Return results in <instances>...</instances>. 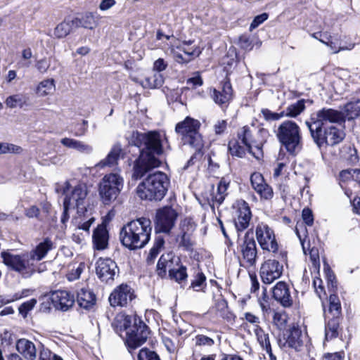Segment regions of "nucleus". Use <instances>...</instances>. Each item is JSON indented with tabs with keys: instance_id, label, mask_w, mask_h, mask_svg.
<instances>
[{
	"instance_id": "obj_4",
	"label": "nucleus",
	"mask_w": 360,
	"mask_h": 360,
	"mask_svg": "<svg viewBox=\"0 0 360 360\" xmlns=\"http://www.w3.org/2000/svg\"><path fill=\"white\" fill-rule=\"evenodd\" d=\"M276 137L287 152L296 155L303 147L300 127L294 121L286 120L278 127Z\"/></svg>"
},
{
	"instance_id": "obj_52",
	"label": "nucleus",
	"mask_w": 360,
	"mask_h": 360,
	"mask_svg": "<svg viewBox=\"0 0 360 360\" xmlns=\"http://www.w3.org/2000/svg\"><path fill=\"white\" fill-rule=\"evenodd\" d=\"M238 44L241 49L246 51H250L252 49L254 45L252 40L250 37L246 34L241 35L238 39Z\"/></svg>"
},
{
	"instance_id": "obj_6",
	"label": "nucleus",
	"mask_w": 360,
	"mask_h": 360,
	"mask_svg": "<svg viewBox=\"0 0 360 360\" xmlns=\"http://www.w3.org/2000/svg\"><path fill=\"white\" fill-rule=\"evenodd\" d=\"M200 127V122L198 120L187 117L175 127V131L181 136L184 144L193 148L196 152H200L204 146L202 135L199 133Z\"/></svg>"
},
{
	"instance_id": "obj_62",
	"label": "nucleus",
	"mask_w": 360,
	"mask_h": 360,
	"mask_svg": "<svg viewBox=\"0 0 360 360\" xmlns=\"http://www.w3.org/2000/svg\"><path fill=\"white\" fill-rule=\"evenodd\" d=\"M50 66V62L46 58H42L36 63V68L41 73H45Z\"/></svg>"
},
{
	"instance_id": "obj_45",
	"label": "nucleus",
	"mask_w": 360,
	"mask_h": 360,
	"mask_svg": "<svg viewBox=\"0 0 360 360\" xmlns=\"http://www.w3.org/2000/svg\"><path fill=\"white\" fill-rule=\"evenodd\" d=\"M305 108L303 100L297 101L287 107L284 115L290 117H295L299 115Z\"/></svg>"
},
{
	"instance_id": "obj_63",
	"label": "nucleus",
	"mask_w": 360,
	"mask_h": 360,
	"mask_svg": "<svg viewBox=\"0 0 360 360\" xmlns=\"http://www.w3.org/2000/svg\"><path fill=\"white\" fill-rule=\"evenodd\" d=\"M167 63L163 58H158L153 63V70L157 71V73L165 70L167 68Z\"/></svg>"
},
{
	"instance_id": "obj_14",
	"label": "nucleus",
	"mask_w": 360,
	"mask_h": 360,
	"mask_svg": "<svg viewBox=\"0 0 360 360\" xmlns=\"http://www.w3.org/2000/svg\"><path fill=\"white\" fill-rule=\"evenodd\" d=\"M302 331L295 326L283 330L278 336L277 342L281 349L287 347L297 349L302 344Z\"/></svg>"
},
{
	"instance_id": "obj_60",
	"label": "nucleus",
	"mask_w": 360,
	"mask_h": 360,
	"mask_svg": "<svg viewBox=\"0 0 360 360\" xmlns=\"http://www.w3.org/2000/svg\"><path fill=\"white\" fill-rule=\"evenodd\" d=\"M262 113L265 119L268 120H278L284 116V112L276 113L273 112L268 109L263 110Z\"/></svg>"
},
{
	"instance_id": "obj_29",
	"label": "nucleus",
	"mask_w": 360,
	"mask_h": 360,
	"mask_svg": "<svg viewBox=\"0 0 360 360\" xmlns=\"http://www.w3.org/2000/svg\"><path fill=\"white\" fill-rule=\"evenodd\" d=\"M77 301L80 307L91 309L96 302V295L89 288H81L77 292Z\"/></svg>"
},
{
	"instance_id": "obj_13",
	"label": "nucleus",
	"mask_w": 360,
	"mask_h": 360,
	"mask_svg": "<svg viewBox=\"0 0 360 360\" xmlns=\"http://www.w3.org/2000/svg\"><path fill=\"white\" fill-rule=\"evenodd\" d=\"M178 214L171 207H164L158 210L155 219L157 232L169 233L174 226Z\"/></svg>"
},
{
	"instance_id": "obj_30",
	"label": "nucleus",
	"mask_w": 360,
	"mask_h": 360,
	"mask_svg": "<svg viewBox=\"0 0 360 360\" xmlns=\"http://www.w3.org/2000/svg\"><path fill=\"white\" fill-rule=\"evenodd\" d=\"M60 143L68 148L75 150L82 153L89 154L93 151V148L90 145L71 138L65 137L61 139Z\"/></svg>"
},
{
	"instance_id": "obj_33",
	"label": "nucleus",
	"mask_w": 360,
	"mask_h": 360,
	"mask_svg": "<svg viewBox=\"0 0 360 360\" xmlns=\"http://www.w3.org/2000/svg\"><path fill=\"white\" fill-rule=\"evenodd\" d=\"M122 152V148L120 144L114 145L105 158L101 160L97 167L100 168H104L105 167H112L117 164L120 153Z\"/></svg>"
},
{
	"instance_id": "obj_21",
	"label": "nucleus",
	"mask_w": 360,
	"mask_h": 360,
	"mask_svg": "<svg viewBox=\"0 0 360 360\" xmlns=\"http://www.w3.org/2000/svg\"><path fill=\"white\" fill-rule=\"evenodd\" d=\"M251 217L252 213L248 204L245 201L239 203L234 217V224L238 232L243 231L248 227Z\"/></svg>"
},
{
	"instance_id": "obj_2",
	"label": "nucleus",
	"mask_w": 360,
	"mask_h": 360,
	"mask_svg": "<svg viewBox=\"0 0 360 360\" xmlns=\"http://www.w3.org/2000/svg\"><path fill=\"white\" fill-rule=\"evenodd\" d=\"M152 232L151 221L141 217L125 224L120 230V240L130 250L143 248L149 242Z\"/></svg>"
},
{
	"instance_id": "obj_9",
	"label": "nucleus",
	"mask_w": 360,
	"mask_h": 360,
	"mask_svg": "<svg viewBox=\"0 0 360 360\" xmlns=\"http://www.w3.org/2000/svg\"><path fill=\"white\" fill-rule=\"evenodd\" d=\"M343 122H345V115L342 111L323 108L311 114L309 120H307L305 124L311 131L321 129V127H326L328 123L342 124Z\"/></svg>"
},
{
	"instance_id": "obj_31",
	"label": "nucleus",
	"mask_w": 360,
	"mask_h": 360,
	"mask_svg": "<svg viewBox=\"0 0 360 360\" xmlns=\"http://www.w3.org/2000/svg\"><path fill=\"white\" fill-rule=\"evenodd\" d=\"M5 104L9 108H25L30 105V98L26 94L20 93L9 96L5 101Z\"/></svg>"
},
{
	"instance_id": "obj_10",
	"label": "nucleus",
	"mask_w": 360,
	"mask_h": 360,
	"mask_svg": "<svg viewBox=\"0 0 360 360\" xmlns=\"http://www.w3.org/2000/svg\"><path fill=\"white\" fill-rule=\"evenodd\" d=\"M310 134L314 142L320 149L328 146H335L345 138L343 131L334 126L321 127V129L316 131L311 130Z\"/></svg>"
},
{
	"instance_id": "obj_58",
	"label": "nucleus",
	"mask_w": 360,
	"mask_h": 360,
	"mask_svg": "<svg viewBox=\"0 0 360 360\" xmlns=\"http://www.w3.org/2000/svg\"><path fill=\"white\" fill-rule=\"evenodd\" d=\"M273 321L279 328H281L286 323V316L278 312H274Z\"/></svg>"
},
{
	"instance_id": "obj_17",
	"label": "nucleus",
	"mask_w": 360,
	"mask_h": 360,
	"mask_svg": "<svg viewBox=\"0 0 360 360\" xmlns=\"http://www.w3.org/2000/svg\"><path fill=\"white\" fill-rule=\"evenodd\" d=\"M96 272L98 277L103 281L108 283L114 280L115 276L118 273V268L115 262L110 258H100L96 264Z\"/></svg>"
},
{
	"instance_id": "obj_55",
	"label": "nucleus",
	"mask_w": 360,
	"mask_h": 360,
	"mask_svg": "<svg viewBox=\"0 0 360 360\" xmlns=\"http://www.w3.org/2000/svg\"><path fill=\"white\" fill-rule=\"evenodd\" d=\"M311 37L319 40L321 43L325 44L326 45L329 44L330 41L331 40V36L328 33V32H317L311 34Z\"/></svg>"
},
{
	"instance_id": "obj_8",
	"label": "nucleus",
	"mask_w": 360,
	"mask_h": 360,
	"mask_svg": "<svg viewBox=\"0 0 360 360\" xmlns=\"http://www.w3.org/2000/svg\"><path fill=\"white\" fill-rule=\"evenodd\" d=\"M3 262L12 270L18 272L24 278H29L37 270L28 252L21 255H12L2 252Z\"/></svg>"
},
{
	"instance_id": "obj_25",
	"label": "nucleus",
	"mask_w": 360,
	"mask_h": 360,
	"mask_svg": "<svg viewBox=\"0 0 360 360\" xmlns=\"http://www.w3.org/2000/svg\"><path fill=\"white\" fill-rule=\"evenodd\" d=\"M92 238L94 248L96 250H102L108 247L109 235L104 223L98 225L94 229Z\"/></svg>"
},
{
	"instance_id": "obj_35",
	"label": "nucleus",
	"mask_w": 360,
	"mask_h": 360,
	"mask_svg": "<svg viewBox=\"0 0 360 360\" xmlns=\"http://www.w3.org/2000/svg\"><path fill=\"white\" fill-rule=\"evenodd\" d=\"M178 49L182 51L184 54L175 50H172V53L174 60L180 64H186L189 63L193 59V56L194 55L197 54L198 56L200 53V51L197 52L196 49H186L184 47H178Z\"/></svg>"
},
{
	"instance_id": "obj_18",
	"label": "nucleus",
	"mask_w": 360,
	"mask_h": 360,
	"mask_svg": "<svg viewBox=\"0 0 360 360\" xmlns=\"http://www.w3.org/2000/svg\"><path fill=\"white\" fill-rule=\"evenodd\" d=\"M134 298V293L130 286L121 284L117 286L110 295L108 300L112 307H124L129 301Z\"/></svg>"
},
{
	"instance_id": "obj_37",
	"label": "nucleus",
	"mask_w": 360,
	"mask_h": 360,
	"mask_svg": "<svg viewBox=\"0 0 360 360\" xmlns=\"http://www.w3.org/2000/svg\"><path fill=\"white\" fill-rule=\"evenodd\" d=\"M341 304L339 298L335 295H330L329 297V308L324 311V317L340 318Z\"/></svg>"
},
{
	"instance_id": "obj_53",
	"label": "nucleus",
	"mask_w": 360,
	"mask_h": 360,
	"mask_svg": "<svg viewBox=\"0 0 360 360\" xmlns=\"http://www.w3.org/2000/svg\"><path fill=\"white\" fill-rule=\"evenodd\" d=\"M206 277L202 272H198L192 281L191 288H193L195 291H199L203 283H205Z\"/></svg>"
},
{
	"instance_id": "obj_50",
	"label": "nucleus",
	"mask_w": 360,
	"mask_h": 360,
	"mask_svg": "<svg viewBox=\"0 0 360 360\" xmlns=\"http://www.w3.org/2000/svg\"><path fill=\"white\" fill-rule=\"evenodd\" d=\"M264 200H270L273 198L274 192L272 188L267 184H263L262 186L255 191Z\"/></svg>"
},
{
	"instance_id": "obj_57",
	"label": "nucleus",
	"mask_w": 360,
	"mask_h": 360,
	"mask_svg": "<svg viewBox=\"0 0 360 360\" xmlns=\"http://www.w3.org/2000/svg\"><path fill=\"white\" fill-rule=\"evenodd\" d=\"M39 360H51L52 352L49 349L45 347L43 344L40 343L39 346Z\"/></svg>"
},
{
	"instance_id": "obj_12",
	"label": "nucleus",
	"mask_w": 360,
	"mask_h": 360,
	"mask_svg": "<svg viewBox=\"0 0 360 360\" xmlns=\"http://www.w3.org/2000/svg\"><path fill=\"white\" fill-rule=\"evenodd\" d=\"M256 238L262 250L274 253L277 252L278 245L274 232L267 224L261 223L257 225Z\"/></svg>"
},
{
	"instance_id": "obj_46",
	"label": "nucleus",
	"mask_w": 360,
	"mask_h": 360,
	"mask_svg": "<svg viewBox=\"0 0 360 360\" xmlns=\"http://www.w3.org/2000/svg\"><path fill=\"white\" fill-rule=\"evenodd\" d=\"M172 258V252L162 255L157 264V271L159 276L163 277L166 275L167 265H168L169 259Z\"/></svg>"
},
{
	"instance_id": "obj_38",
	"label": "nucleus",
	"mask_w": 360,
	"mask_h": 360,
	"mask_svg": "<svg viewBox=\"0 0 360 360\" xmlns=\"http://www.w3.org/2000/svg\"><path fill=\"white\" fill-rule=\"evenodd\" d=\"M229 186V181H227L224 178H222L218 185L217 193H214L212 200L217 205H221L227 196V189Z\"/></svg>"
},
{
	"instance_id": "obj_16",
	"label": "nucleus",
	"mask_w": 360,
	"mask_h": 360,
	"mask_svg": "<svg viewBox=\"0 0 360 360\" xmlns=\"http://www.w3.org/2000/svg\"><path fill=\"white\" fill-rule=\"evenodd\" d=\"M240 248L243 258L248 266H252L255 265L257 258V249L252 231L246 232L242 243L240 244Z\"/></svg>"
},
{
	"instance_id": "obj_34",
	"label": "nucleus",
	"mask_w": 360,
	"mask_h": 360,
	"mask_svg": "<svg viewBox=\"0 0 360 360\" xmlns=\"http://www.w3.org/2000/svg\"><path fill=\"white\" fill-rule=\"evenodd\" d=\"M325 339L330 340L336 338L338 335L340 318H326L325 317Z\"/></svg>"
},
{
	"instance_id": "obj_48",
	"label": "nucleus",
	"mask_w": 360,
	"mask_h": 360,
	"mask_svg": "<svg viewBox=\"0 0 360 360\" xmlns=\"http://www.w3.org/2000/svg\"><path fill=\"white\" fill-rule=\"evenodd\" d=\"M37 302V301L34 298L23 302L18 308L20 314H21L23 318H26L29 311L33 309Z\"/></svg>"
},
{
	"instance_id": "obj_1",
	"label": "nucleus",
	"mask_w": 360,
	"mask_h": 360,
	"mask_svg": "<svg viewBox=\"0 0 360 360\" xmlns=\"http://www.w3.org/2000/svg\"><path fill=\"white\" fill-rule=\"evenodd\" d=\"M163 137L158 131L147 132L133 131L129 143L137 147L139 155L134 161L132 178L140 179L147 173L160 166V156L163 154Z\"/></svg>"
},
{
	"instance_id": "obj_24",
	"label": "nucleus",
	"mask_w": 360,
	"mask_h": 360,
	"mask_svg": "<svg viewBox=\"0 0 360 360\" xmlns=\"http://www.w3.org/2000/svg\"><path fill=\"white\" fill-rule=\"evenodd\" d=\"M94 221L95 217L86 209L77 210V216L73 219L77 229L84 231L86 236L89 235V229Z\"/></svg>"
},
{
	"instance_id": "obj_20",
	"label": "nucleus",
	"mask_w": 360,
	"mask_h": 360,
	"mask_svg": "<svg viewBox=\"0 0 360 360\" xmlns=\"http://www.w3.org/2000/svg\"><path fill=\"white\" fill-rule=\"evenodd\" d=\"M51 302L54 307L63 311L71 308L75 302L74 295L67 290H56L51 293Z\"/></svg>"
},
{
	"instance_id": "obj_27",
	"label": "nucleus",
	"mask_w": 360,
	"mask_h": 360,
	"mask_svg": "<svg viewBox=\"0 0 360 360\" xmlns=\"http://www.w3.org/2000/svg\"><path fill=\"white\" fill-rule=\"evenodd\" d=\"M98 16L93 13L86 12L80 15L72 18L73 25L75 28L83 27L85 29L93 30L98 25Z\"/></svg>"
},
{
	"instance_id": "obj_5",
	"label": "nucleus",
	"mask_w": 360,
	"mask_h": 360,
	"mask_svg": "<svg viewBox=\"0 0 360 360\" xmlns=\"http://www.w3.org/2000/svg\"><path fill=\"white\" fill-rule=\"evenodd\" d=\"M122 327L126 331L125 343L129 352L146 342L149 335V329L139 318L134 317L132 321L131 317L126 316L123 320Z\"/></svg>"
},
{
	"instance_id": "obj_47",
	"label": "nucleus",
	"mask_w": 360,
	"mask_h": 360,
	"mask_svg": "<svg viewBox=\"0 0 360 360\" xmlns=\"http://www.w3.org/2000/svg\"><path fill=\"white\" fill-rule=\"evenodd\" d=\"M169 276L178 283L186 280L188 276L186 266L179 264L175 269H169Z\"/></svg>"
},
{
	"instance_id": "obj_59",
	"label": "nucleus",
	"mask_w": 360,
	"mask_h": 360,
	"mask_svg": "<svg viewBox=\"0 0 360 360\" xmlns=\"http://www.w3.org/2000/svg\"><path fill=\"white\" fill-rule=\"evenodd\" d=\"M268 18V15L266 13L257 15L250 24V30H252L257 27L260 24L264 22Z\"/></svg>"
},
{
	"instance_id": "obj_23",
	"label": "nucleus",
	"mask_w": 360,
	"mask_h": 360,
	"mask_svg": "<svg viewBox=\"0 0 360 360\" xmlns=\"http://www.w3.org/2000/svg\"><path fill=\"white\" fill-rule=\"evenodd\" d=\"M273 297L284 307H289L292 304V298L285 282H278L274 287Z\"/></svg>"
},
{
	"instance_id": "obj_64",
	"label": "nucleus",
	"mask_w": 360,
	"mask_h": 360,
	"mask_svg": "<svg viewBox=\"0 0 360 360\" xmlns=\"http://www.w3.org/2000/svg\"><path fill=\"white\" fill-rule=\"evenodd\" d=\"M345 354L342 352L326 353L323 358L326 360H343Z\"/></svg>"
},
{
	"instance_id": "obj_44",
	"label": "nucleus",
	"mask_w": 360,
	"mask_h": 360,
	"mask_svg": "<svg viewBox=\"0 0 360 360\" xmlns=\"http://www.w3.org/2000/svg\"><path fill=\"white\" fill-rule=\"evenodd\" d=\"M55 89L54 80L53 79H47L41 82L37 88V92L41 96H45L51 94Z\"/></svg>"
},
{
	"instance_id": "obj_54",
	"label": "nucleus",
	"mask_w": 360,
	"mask_h": 360,
	"mask_svg": "<svg viewBox=\"0 0 360 360\" xmlns=\"http://www.w3.org/2000/svg\"><path fill=\"white\" fill-rule=\"evenodd\" d=\"M214 344L213 339L204 335L195 336V345L199 346H212Z\"/></svg>"
},
{
	"instance_id": "obj_7",
	"label": "nucleus",
	"mask_w": 360,
	"mask_h": 360,
	"mask_svg": "<svg viewBox=\"0 0 360 360\" xmlns=\"http://www.w3.org/2000/svg\"><path fill=\"white\" fill-rule=\"evenodd\" d=\"M124 186L123 178L117 174L105 175L99 184L98 193L101 201L110 205L115 201Z\"/></svg>"
},
{
	"instance_id": "obj_41",
	"label": "nucleus",
	"mask_w": 360,
	"mask_h": 360,
	"mask_svg": "<svg viewBox=\"0 0 360 360\" xmlns=\"http://www.w3.org/2000/svg\"><path fill=\"white\" fill-rule=\"evenodd\" d=\"M164 83V78L160 73H154L151 76L146 77L141 84L144 88L155 89L162 86Z\"/></svg>"
},
{
	"instance_id": "obj_43",
	"label": "nucleus",
	"mask_w": 360,
	"mask_h": 360,
	"mask_svg": "<svg viewBox=\"0 0 360 360\" xmlns=\"http://www.w3.org/2000/svg\"><path fill=\"white\" fill-rule=\"evenodd\" d=\"M241 141L238 140H231L229 143V150L233 156L243 158L245 155L247 148L241 145Z\"/></svg>"
},
{
	"instance_id": "obj_40",
	"label": "nucleus",
	"mask_w": 360,
	"mask_h": 360,
	"mask_svg": "<svg viewBox=\"0 0 360 360\" xmlns=\"http://www.w3.org/2000/svg\"><path fill=\"white\" fill-rule=\"evenodd\" d=\"M164 238L160 236H157L146 259L148 264H151L154 262L155 259L157 257L160 250L164 248Z\"/></svg>"
},
{
	"instance_id": "obj_49",
	"label": "nucleus",
	"mask_w": 360,
	"mask_h": 360,
	"mask_svg": "<svg viewBox=\"0 0 360 360\" xmlns=\"http://www.w3.org/2000/svg\"><path fill=\"white\" fill-rule=\"evenodd\" d=\"M139 360H160L158 354L147 348L141 349L138 354Z\"/></svg>"
},
{
	"instance_id": "obj_22",
	"label": "nucleus",
	"mask_w": 360,
	"mask_h": 360,
	"mask_svg": "<svg viewBox=\"0 0 360 360\" xmlns=\"http://www.w3.org/2000/svg\"><path fill=\"white\" fill-rule=\"evenodd\" d=\"M221 90L213 89L211 95L214 103L221 108L226 107L233 98V89L231 84L228 79L221 83Z\"/></svg>"
},
{
	"instance_id": "obj_26",
	"label": "nucleus",
	"mask_w": 360,
	"mask_h": 360,
	"mask_svg": "<svg viewBox=\"0 0 360 360\" xmlns=\"http://www.w3.org/2000/svg\"><path fill=\"white\" fill-rule=\"evenodd\" d=\"M54 248L53 241L49 238H46L40 242L34 249L28 252L33 262L41 261L47 255V253Z\"/></svg>"
},
{
	"instance_id": "obj_3",
	"label": "nucleus",
	"mask_w": 360,
	"mask_h": 360,
	"mask_svg": "<svg viewBox=\"0 0 360 360\" xmlns=\"http://www.w3.org/2000/svg\"><path fill=\"white\" fill-rule=\"evenodd\" d=\"M170 181L162 172L149 174L136 188V194L141 200L160 201L167 194Z\"/></svg>"
},
{
	"instance_id": "obj_11",
	"label": "nucleus",
	"mask_w": 360,
	"mask_h": 360,
	"mask_svg": "<svg viewBox=\"0 0 360 360\" xmlns=\"http://www.w3.org/2000/svg\"><path fill=\"white\" fill-rule=\"evenodd\" d=\"M70 183L65 181L61 188H56V192H61L63 194H65L66 197L64 200H69L70 205L73 208L77 207V210H82L86 209L84 207V202L87 195V187L84 184H80L74 187L70 195H67V192L70 188Z\"/></svg>"
},
{
	"instance_id": "obj_15",
	"label": "nucleus",
	"mask_w": 360,
	"mask_h": 360,
	"mask_svg": "<svg viewBox=\"0 0 360 360\" xmlns=\"http://www.w3.org/2000/svg\"><path fill=\"white\" fill-rule=\"evenodd\" d=\"M283 271V264L275 259H269L262 264L259 274L264 283L271 284L281 277Z\"/></svg>"
},
{
	"instance_id": "obj_19",
	"label": "nucleus",
	"mask_w": 360,
	"mask_h": 360,
	"mask_svg": "<svg viewBox=\"0 0 360 360\" xmlns=\"http://www.w3.org/2000/svg\"><path fill=\"white\" fill-rule=\"evenodd\" d=\"M251 136L252 133L250 127L248 126L242 127L238 133V139L247 148L248 151L256 159L259 160L263 155L262 144L257 143L255 145V142L251 139Z\"/></svg>"
},
{
	"instance_id": "obj_39",
	"label": "nucleus",
	"mask_w": 360,
	"mask_h": 360,
	"mask_svg": "<svg viewBox=\"0 0 360 360\" xmlns=\"http://www.w3.org/2000/svg\"><path fill=\"white\" fill-rule=\"evenodd\" d=\"M345 120H349L360 116V100L347 103L344 107Z\"/></svg>"
},
{
	"instance_id": "obj_61",
	"label": "nucleus",
	"mask_w": 360,
	"mask_h": 360,
	"mask_svg": "<svg viewBox=\"0 0 360 360\" xmlns=\"http://www.w3.org/2000/svg\"><path fill=\"white\" fill-rule=\"evenodd\" d=\"M302 217L307 225L311 226L313 224L314 217L311 210L309 208H304L302 210Z\"/></svg>"
},
{
	"instance_id": "obj_42",
	"label": "nucleus",
	"mask_w": 360,
	"mask_h": 360,
	"mask_svg": "<svg viewBox=\"0 0 360 360\" xmlns=\"http://www.w3.org/2000/svg\"><path fill=\"white\" fill-rule=\"evenodd\" d=\"M255 333L261 347L266 352H270L271 346L268 333H265L263 329L257 325Z\"/></svg>"
},
{
	"instance_id": "obj_32",
	"label": "nucleus",
	"mask_w": 360,
	"mask_h": 360,
	"mask_svg": "<svg viewBox=\"0 0 360 360\" xmlns=\"http://www.w3.org/2000/svg\"><path fill=\"white\" fill-rule=\"evenodd\" d=\"M190 229H193V226L190 224L188 221L185 219L181 224L182 234L179 240V247L187 251L192 250L193 246L191 235L188 233Z\"/></svg>"
},
{
	"instance_id": "obj_28",
	"label": "nucleus",
	"mask_w": 360,
	"mask_h": 360,
	"mask_svg": "<svg viewBox=\"0 0 360 360\" xmlns=\"http://www.w3.org/2000/svg\"><path fill=\"white\" fill-rule=\"evenodd\" d=\"M16 349L27 360H35L37 358V348L34 344L27 339H19L16 342Z\"/></svg>"
},
{
	"instance_id": "obj_51",
	"label": "nucleus",
	"mask_w": 360,
	"mask_h": 360,
	"mask_svg": "<svg viewBox=\"0 0 360 360\" xmlns=\"http://www.w3.org/2000/svg\"><path fill=\"white\" fill-rule=\"evenodd\" d=\"M250 181L255 191L265 184L263 176L259 172H254L251 174Z\"/></svg>"
},
{
	"instance_id": "obj_56",
	"label": "nucleus",
	"mask_w": 360,
	"mask_h": 360,
	"mask_svg": "<svg viewBox=\"0 0 360 360\" xmlns=\"http://www.w3.org/2000/svg\"><path fill=\"white\" fill-rule=\"evenodd\" d=\"M22 151V149L20 146L12 144V143H3V154L7 153H20Z\"/></svg>"
},
{
	"instance_id": "obj_36",
	"label": "nucleus",
	"mask_w": 360,
	"mask_h": 360,
	"mask_svg": "<svg viewBox=\"0 0 360 360\" xmlns=\"http://www.w3.org/2000/svg\"><path fill=\"white\" fill-rule=\"evenodd\" d=\"M73 19L65 18L63 21L59 23L54 29L53 35L56 38L62 39L67 37L71 31L75 29Z\"/></svg>"
}]
</instances>
